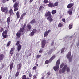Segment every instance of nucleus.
I'll return each instance as SVG.
<instances>
[{
  "label": "nucleus",
  "mask_w": 79,
  "mask_h": 79,
  "mask_svg": "<svg viewBox=\"0 0 79 79\" xmlns=\"http://www.w3.org/2000/svg\"><path fill=\"white\" fill-rule=\"evenodd\" d=\"M25 26H26V24H24L23 27L22 28H20L19 32L17 33L16 35L17 37L18 38L20 37V36H21V34L22 32H24V27H25Z\"/></svg>",
  "instance_id": "obj_1"
},
{
  "label": "nucleus",
  "mask_w": 79,
  "mask_h": 79,
  "mask_svg": "<svg viewBox=\"0 0 79 79\" xmlns=\"http://www.w3.org/2000/svg\"><path fill=\"white\" fill-rule=\"evenodd\" d=\"M60 63V59H58L56 62V66L53 68L54 71H57V70L58 69Z\"/></svg>",
  "instance_id": "obj_2"
},
{
  "label": "nucleus",
  "mask_w": 79,
  "mask_h": 79,
  "mask_svg": "<svg viewBox=\"0 0 79 79\" xmlns=\"http://www.w3.org/2000/svg\"><path fill=\"white\" fill-rule=\"evenodd\" d=\"M45 16H48V17L47 18V19L49 20L50 22L53 21V19H52V18H51V15L50 12L48 11L47 13H46Z\"/></svg>",
  "instance_id": "obj_3"
},
{
  "label": "nucleus",
  "mask_w": 79,
  "mask_h": 79,
  "mask_svg": "<svg viewBox=\"0 0 79 79\" xmlns=\"http://www.w3.org/2000/svg\"><path fill=\"white\" fill-rule=\"evenodd\" d=\"M67 58L69 59V62H71L72 60V56H71V52H68L67 55Z\"/></svg>",
  "instance_id": "obj_4"
},
{
  "label": "nucleus",
  "mask_w": 79,
  "mask_h": 79,
  "mask_svg": "<svg viewBox=\"0 0 79 79\" xmlns=\"http://www.w3.org/2000/svg\"><path fill=\"white\" fill-rule=\"evenodd\" d=\"M18 3L15 2L13 6V7L14 8V11H16L17 10H18Z\"/></svg>",
  "instance_id": "obj_5"
},
{
  "label": "nucleus",
  "mask_w": 79,
  "mask_h": 79,
  "mask_svg": "<svg viewBox=\"0 0 79 79\" xmlns=\"http://www.w3.org/2000/svg\"><path fill=\"white\" fill-rule=\"evenodd\" d=\"M7 32L8 31L7 30H5L3 32L2 35L3 38L2 39H4L8 37V35H7Z\"/></svg>",
  "instance_id": "obj_6"
},
{
  "label": "nucleus",
  "mask_w": 79,
  "mask_h": 79,
  "mask_svg": "<svg viewBox=\"0 0 79 79\" xmlns=\"http://www.w3.org/2000/svg\"><path fill=\"white\" fill-rule=\"evenodd\" d=\"M1 10L2 12H5L6 13H7L8 12V8L6 7H1Z\"/></svg>",
  "instance_id": "obj_7"
},
{
  "label": "nucleus",
  "mask_w": 79,
  "mask_h": 79,
  "mask_svg": "<svg viewBox=\"0 0 79 79\" xmlns=\"http://www.w3.org/2000/svg\"><path fill=\"white\" fill-rule=\"evenodd\" d=\"M46 43L47 42L45 40H42L41 42V47H42V48H44L45 45V44H46Z\"/></svg>",
  "instance_id": "obj_8"
},
{
  "label": "nucleus",
  "mask_w": 79,
  "mask_h": 79,
  "mask_svg": "<svg viewBox=\"0 0 79 79\" xmlns=\"http://www.w3.org/2000/svg\"><path fill=\"white\" fill-rule=\"evenodd\" d=\"M51 32V30H48L46 32L44 33V37H47V35H48V33H50Z\"/></svg>",
  "instance_id": "obj_9"
},
{
  "label": "nucleus",
  "mask_w": 79,
  "mask_h": 79,
  "mask_svg": "<svg viewBox=\"0 0 79 79\" xmlns=\"http://www.w3.org/2000/svg\"><path fill=\"white\" fill-rule=\"evenodd\" d=\"M47 6L50 8H53L54 6L53 5V3L52 2H50L49 4H47Z\"/></svg>",
  "instance_id": "obj_10"
},
{
  "label": "nucleus",
  "mask_w": 79,
  "mask_h": 79,
  "mask_svg": "<svg viewBox=\"0 0 79 79\" xmlns=\"http://www.w3.org/2000/svg\"><path fill=\"white\" fill-rule=\"evenodd\" d=\"M55 49H49L47 51L49 55H51V54L53 52V51H55Z\"/></svg>",
  "instance_id": "obj_11"
},
{
  "label": "nucleus",
  "mask_w": 79,
  "mask_h": 79,
  "mask_svg": "<svg viewBox=\"0 0 79 79\" xmlns=\"http://www.w3.org/2000/svg\"><path fill=\"white\" fill-rule=\"evenodd\" d=\"M67 67V65H65L62 69V73H64L66 72V69Z\"/></svg>",
  "instance_id": "obj_12"
},
{
  "label": "nucleus",
  "mask_w": 79,
  "mask_h": 79,
  "mask_svg": "<svg viewBox=\"0 0 79 79\" xmlns=\"http://www.w3.org/2000/svg\"><path fill=\"white\" fill-rule=\"evenodd\" d=\"M17 50L18 52H19L21 50V45L20 44H19L18 46H17Z\"/></svg>",
  "instance_id": "obj_13"
},
{
  "label": "nucleus",
  "mask_w": 79,
  "mask_h": 79,
  "mask_svg": "<svg viewBox=\"0 0 79 79\" xmlns=\"http://www.w3.org/2000/svg\"><path fill=\"white\" fill-rule=\"evenodd\" d=\"M4 57L5 56L3 54H0V61L3 60Z\"/></svg>",
  "instance_id": "obj_14"
},
{
  "label": "nucleus",
  "mask_w": 79,
  "mask_h": 79,
  "mask_svg": "<svg viewBox=\"0 0 79 79\" xmlns=\"http://www.w3.org/2000/svg\"><path fill=\"white\" fill-rule=\"evenodd\" d=\"M10 19H11V17H9L7 19V22L8 25V26H9V25H10Z\"/></svg>",
  "instance_id": "obj_15"
},
{
  "label": "nucleus",
  "mask_w": 79,
  "mask_h": 79,
  "mask_svg": "<svg viewBox=\"0 0 79 79\" xmlns=\"http://www.w3.org/2000/svg\"><path fill=\"white\" fill-rule=\"evenodd\" d=\"M73 6V3L69 4L67 5V7L68 8H70L71 7H72Z\"/></svg>",
  "instance_id": "obj_16"
},
{
  "label": "nucleus",
  "mask_w": 79,
  "mask_h": 79,
  "mask_svg": "<svg viewBox=\"0 0 79 79\" xmlns=\"http://www.w3.org/2000/svg\"><path fill=\"white\" fill-rule=\"evenodd\" d=\"M14 50H15V48H11V49L10 51V54L11 55H12L13 54V52H14Z\"/></svg>",
  "instance_id": "obj_17"
},
{
  "label": "nucleus",
  "mask_w": 79,
  "mask_h": 79,
  "mask_svg": "<svg viewBox=\"0 0 79 79\" xmlns=\"http://www.w3.org/2000/svg\"><path fill=\"white\" fill-rule=\"evenodd\" d=\"M56 57V56H55V55H54L52 56V57L49 60L50 62H51L52 61V60H53L54 59H55V58Z\"/></svg>",
  "instance_id": "obj_18"
},
{
  "label": "nucleus",
  "mask_w": 79,
  "mask_h": 79,
  "mask_svg": "<svg viewBox=\"0 0 79 79\" xmlns=\"http://www.w3.org/2000/svg\"><path fill=\"white\" fill-rule=\"evenodd\" d=\"M65 48L66 50L67 48H68V47L66 46L65 47H64L61 49V53H62L63 52H64V50L65 49Z\"/></svg>",
  "instance_id": "obj_19"
},
{
  "label": "nucleus",
  "mask_w": 79,
  "mask_h": 79,
  "mask_svg": "<svg viewBox=\"0 0 79 79\" xmlns=\"http://www.w3.org/2000/svg\"><path fill=\"white\" fill-rule=\"evenodd\" d=\"M27 27L28 29H29V30H30V29H31V28L32 27V26H31V25H30V24H28L27 25Z\"/></svg>",
  "instance_id": "obj_20"
},
{
  "label": "nucleus",
  "mask_w": 79,
  "mask_h": 79,
  "mask_svg": "<svg viewBox=\"0 0 79 79\" xmlns=\"http://www.w3.org/2000/svg\"><path fill=\"white\" fill-rule=\"evenodd\" d=\"M21 68V64H20L18 65L17 68L18 70L20 69V68Z\"/></svg>",
  "instance_id": "obj_21"
},
{
  "label": "nucleus",
  "mask_w": 79,
  "mask_h": 79,
  "mask_svg": "<svg viewBox=\"0 0 79 79\" xmlns=\"http://www.w3.org/2000/svg\"><path fill=\"white\" fill-rule=\"evenodd\" d=\"M54 7L55 6H57L58 5V2H56L54 4H53Z\"/></svg>",
  "instance_id": "obj_22"
},
{
  "label": "nucleus",
  "mask_w": 79,
  "mask_h": 79,
  "mask_svg": "<svg viewBox=\"0 0 79 79\" xmlns=\"http://www.w3.org/2000/svg\"><path fill=\"white\" fill-rule=\"evenodd\" d=\"M63 25L61 23H60L58 25V27H61L63 26Z\"/></svg>",
  "instance_id": "obj_23"
},
{
  "label": "nucleus",
  "mask_w": 79,
  "mask_h": 79,
  "mask_svg": "<svg viewBox=\"0 0 79 79\" xmlns=\"http://www.w3.org/2000/svg\"><path fill=\"white\" fill-rule=\"evenodd\" d=\"M16 16L17 18H19L20 16V15H19V12H17L16 13Z\"/></svg>",
  "instance_id": "obj_24"
},
{
  "label": "nucleus",
  "mask_w": 79,
  "mask_h": 79,
  "mask_svg": "<svg viewBox=\"0 0 79 79\" xmlns=\"http://www.w3.org/2000/svg\"><path fill=\"white\" fill-rule=\"evenodd\" d=\"M37 23V22H36V21L35 19L31 21V23L32 24H34V23Z\"/></svg>",
  "instance_id": "obj_25"
},
{
  "label": "nucleus",
  "mask_w": 79,
  "mask_h": 79,
  "mask_svg": "<svg viewBox=\"0 0 79 79\" xmlns=\"http://www.w3.org/2000/svg\"><path fill=\"white\" fill-rule=\"evenodd\" d=\"M56 13V10H52V15H54V14H55Z\"/></svg>",
  "instance_id": "obj_26"
},
{
  "label": "nucleus",
  "mask_w": 79,
  "mask_h": 79,
  "mask_svg": "<svg viewBox=\"0 0 79 79\" xmlns=\"http://www.w3.org/2000/svg\"><path fill=\"white\" fill-rule=\"evenodd\" d=\"M10 14V15H13V10L12 9H10L9 11Z\"/></svg>",
  "instance_id": "obj_27"
},
{
  "label": "nucleus",
  "mask_w": 79,
  "mask_h": 79,
  "mask_svg": "<svg viewBox=\"0 0 79 79\" xmlns=\"http://www.w3.org/2000/svg\"><path fill=\"white\" fill-rule=\"evenodd\" d=\"M66 69L67 72H69V71H70V69L69 68V67H67Z\"/></svg>",
  "instance_id": "obj_28"
},
{
  "label": "nucleus",
  "mask_w": 79,
  "mask_h": 79,
  "mask_svg": "<svg viewBox=\"0 0 79 79\" xmlns=\"http://www.w3.org/2000/svg\"><path fill=\"white\" fill-rule=\"evenodd\" d=\"M22 79H29V78H26V75H24Z\"/></svg>",
  "instance_id": "obj_29"
},
{
  "label": "nucleus",
  "mask_w": 79,
  "mask_h": 79,
  "mask_svg": "<svg viewBox=\"0 0 79 79\" xmlns=\"http://www.w3.org/2000/svg\"><path fill=\"white\" fill-rule=\"evenodd\" d=\"M29 35H30V36L31 37L32 36H33V35H34V33L32 31L30 33Z\"/></svg>",
  "instance_id": "obj_30"
},
{
  "label": "nucleus",
  "mask_w": 79,
  "mask_h": 79,
  "mask_svg": "<svg viewBox=\"0 0 79 79\" xmlns=\"http://www.w3.org/2000/svg\"><path fill=\"white\" fill-rule=\"evenodd\" d=\"M13 67V63H12L10 65V68L11 70L12 69Z\"/></svg>",
  "instance_id": "obj_31"
},
{
  "label": "nucleus",
  "mask_w": 79,
  "mask_h": 79,
  "mask_svg": "<svg viewBox=\"0 0 79 79\" xmlns=\"http://www.w3.org/2000/svg\"><path fill=\"white\" fill-rule=\"evenodd\" d=\"M4 31V29H3V27H1V28L0 29V32H3Z\"/></svg>",
  "instance_id": "obj_32"
},
{
  "label": "nucleus",
  "mask_w": 79,
  "mask_h": 79,
  "mask_svg": "<svg viewBox=\"0 0 79 79\" xmlns=\"http://www.w3.org/2000/svg\"><path fill=\"white\" fill-rule=\"evenodd\" d=\"M69 29H72V24H70L69 26Z\"/></svg>",
  "instance_id": "obj_33"
},
{
  "label": "nucleus",
  "mask_w": 79,
  "mask_h": 79,
  "mask_svg": "<svg viewBox=\"0 0 79 79\" xmlns=\"http://www.w3.org/2000/svg\"><path fill=\"white\" fill-rule=\"evenodd\" d=\"M11 44V42L9 41L8 42L7 44V46L8 47V46H9Z\"/></svg>",
  "instance_id": "obj_34"
},
{
  "label": "nucleus",
  "mask_w": 79,
  "mask_h": 79,
  "mask_svg": "<svg viewBox=\"0 0 79 79\" xmlns=\"http://www.w3.org/2000/svg\"><path fill=\"white\" fill-rule=\"evenodd\" d=\"M32 32L34 34L36 32H37V30L35 29H34L32 30Z\"/></svg>",
  "instance_id": "obj_35"
},
{
  "label": "nucleus",
  "mask_w": 79,
  "mask_h": 79,
  "mask_svg": "<svg viewBox=\"0 0 79 79\" xmlns=\"http://www.w3.org/2000/svg\"><path fill=\"white\" fill-rule=\"evenodd\" d=\"M44 3H48V0H44Z\"/></svg>",
  "instance_id": "obj_36"
},
{
  "label": "nucleus",
  "mask_w": 79,
  "mask_h": 79,
  "mask_svg": "<svg viewBox=\"0 0 79 79\" xmlns=\"http://www.w3.org/2000/svg\"><path fill=\"white\" fill-rule=\"evenodd\" d=\"M53 45H54V42L52 41L51 42V46H53Z\"/></svg>",
  "instance_id": "obj_37"
},
{
  "label": "nucleus",
  "mask_w": 79,
  "mask_h": 79,
  "mask_svg": "<svg viewBox=\"0 0 79 79\" xmlns=\"http://www.w3.org/2000/svg\"><path fill=\"white\" fill-rule=\"evenodd\" d=\"M68 13L70 15L72 14V10H70L68 12Z\"/></svg>",
  "instance_id": "obj_38"
},
{
  "label": "nucleus",
  "mask_w": 79,
  "mask_h": 79,
  "mask_svg": "<svg viewBox=\"0 0 79 79\" xmlns=\"http://www.w3.org/2000/svg\"><path fill=\"white\" fill-rule=\"evenodd\" d=\"M29 76L30 77H31L32 76V75L30 73H29Z\"/></svg>",
  "instance_id": "obj_39"
},
{
  "label": "nucleus",
  "mask_w": 79,
  "mask_h": 79,
  "mask_svg": "<svg viewBox=\"0 0 79 79\" xmlns=\"http://www.w3.org/2000/svg\"><path fill=\"white\" fill-rule=\"evenodd\" d=\"M64 66V63H62L60 66V68H61Z\"/></svg>",
  "instance_id": "obj_40"
},
{
  "label": "nucleus",
  "mask_w": 79,
  "mask_h": 79,
  "mask_svg": "<svg viewBox=\"0 0 79 79\" xmlns=\"http://www.w3.org/2000/svg\"><path fill=\"white\" fill-rule=\"evenodd\" d=\"M36 56L37 58H40V57H41V55H37Z\"/></svg>",
  "instance_id": "obj_41"
},
{
  "label": "nucleus",
  "mask_w": 79,
  "mask_h": 79,
  "mask_svg": "<svg viewBox=\"0 0 79 79\" xmlns=\"http://www.w3.org/2000/svg\"><path fill=\"white\" fill-rule=\"evenodd\" d=\"M33 79H37V77L35 76V75H34L33 77Z\"/></svg>",
  "instance_id": "obj_42"
},
{
  "label": "nucleus",
  "mask_w": 79,
  "mask_h": 79,
  "mask_svg": "<svg viewBox=\"0 0 79 79\" xmlns=\"http://www.w3.org/2000/svg\"><path fill=\"white\" fill-rule=\"evenodd\" d=\"M19 72H17V73H16V76H18V75H19Z\"/></svg>",
  "instance_id": "obj_43"
},
{
  "label": "nucleus",
  "mask_w": 79,
  "mask_h": 79,
  "mask_svg": "<svg viewBox=\"0 0 79 79\" xmlns=\"http://www.w3.org/2000/svg\"><path fill=\"white\" fill-rule=\"evenodd\" d=\"M59 74H61V73H62V70L61 69H60L59 70Z\"/></svg>",
  "instance_id": "obj_44"
},
{
  "label": "nucleus",
  "mask_w": 79,
  "mask_h": 79,
  "mask_svg": "<svg viewBox=\"0 0 79 79\" xmlns=\"http://www.w3.org/2000/svg\"><path fill=\"white\" fill-rule=\"evenodd\" d=\"M49 63V61L48 60H46L45 62V64H48Z\"/></svg>",
  "instance_id": "obj_45"
},
{
  "label": "nucleus",
  "mask_w": 79,
  "mask_h": 79,
  "mask_svg": "<svg viewBox=\"0 0 79 79\" xmlns=\"http://www.w3.org/2000/svg\"><path fill=\"white\" fill-rule=\"evenodd\" d=\"M20 42H19V41H18L16 43V45H17V46H18V45H19V43Z\"/></svg>",
  "instance_id": "obj_46"
},
{
  "label": "nucleus",
  "mask_w": 79,
  "mask_h": 79,
  "mask_svg": "<svg viewBox=\"0 0 79 79\" xmlns=\"http://www.w3.org/2000/svg\"><path fill=\"white\" fill-rule=\"evenodd\" d=\"M37 68V67L36 66H34L33 68V70H35L36 69V68Z\"/></svg>",
  "instance_id": "obj_47"
},
{
  "label": "nucleus",
  "mask_w": 79,
  "mask_h": 79,
  "mask_svg": "<svg viewBox=\"0 0 79 79\" xmlns=\"http://www.w3.org/2000/svg\"><path fill=\"white\" fill-rule=\"evenodd\" d=\"M24 16H23V14L21 15V17H20V19H22L23 18V17Z\"/></svg>",
  "instance_id": "obj_48"
},
{
  "label": "nucleus",
  "mask_w": 79,
  "mask_h": 79,
  "mask_svg": "<svg viewBox=\"0 0 79 79\" xmlns=\"http://www.w3.org/2000/svg\"><path fill=\"white\" fill-rule=\"evenodd\" d=\"M42 9V6H40V8L39 9V10H41Z\"/></svg>",
  "instance_id": "obj_49"
},
{
  "label": "nucleus",
  "mask_w": 79,
  "mask_h": 79,
  "mask_svg": "<svg viewBox=\"0 0 79 79\" xmlns=\"http://www.w3.org/2000/svg\"><path fill=\"white\" fill-rule=\"evenodd\" d=\"M62 21L63 22H64V23L65 22V19H62Z\"/></svg>",
  "instance_id": "obj_50"
},
{
  "label": "nucleus",
  "mask_w": 79,
  "mask_h": 79,
  "mask_svg": "<svg viewBox=\"0 0 79 79\" xmlns=\"http://www.w3.org/2000/svg\"><path fill=\"white\" fill-rule=\"evenodd\" d=\"M39 53H42V50H40L39 51Z\"/></svg>",
  "instance_id": "obj_51"
},
{
  "label": "nucleus",
  "mask_w": 79,
  "mask_h": 79,
  "mask_svg": "<svg viewBox=\"0 0 79 79\" xmlns=\"http://www.w3.org/2000/svg\"><path fill=\"white\" fill-rule=\"evenodd\" d=\"M31 55V53H30L28 55H27V56H30Z\"/></svg>",
  "instance_id": "obj_52"
},
{
  "label": "nucleus",
  "mask_w": 79,
  "mask_h": 79,
  "mask_svg": "<svg viewBox=\"0 0 79 79\" xmlns=\"http://www.w3.org/2000/svg\"><path fill=\"white\" fill-rule=\"evenodd\" d=\"M47 74H48V75H49V76L50 75V73L49 72H48Z\"/></svg>",
  "instance_id": "obj_53"
},
{
  "label": "nucleus",
  "mask_w": 79,
  "mask_h": 79,
  "mask_svg": "<svg viewBox=\"0 0 79 79\" xmlns=\"http://www.w3.org/2000/svg\"><path fill=\"white\" fill-rule=\"evenodd\" d=\"M73 44H72L70 46V48H71L72 47H73Z\"/></svg>",
  "instance_id": "obj_54"
},
{
  "label": "nucleus",
  "mask_w": 79,
  "mask_h": 79,
  "mask_svg": "<svg viewBox=\"0 0 79 79\" xmlns=\"http://www.w3.org/2000/svg\"><path fill=\"white\" fill-rule=\"evenodd\" d=\"M26 15V13H24L23 14V16H24L25 15Z\"/></svg>",
  "instance_id": "obj_55"
},
{
  "label": "nucleus",
  "mask_w": 79,
  "mask_h": 79,
  "mask_svg": "<svg viewBox=\"0 0 79 79\" xmlns=\"http://www.w3.org/2000/svg\"><path fill=\"white\" fill-rule=\"evenodd\" d=\"M33 0H30V3H31V2H32L33 1Z\"/></svg>",
  "instance_id": "obj_56"
},
{
  "label": "nucleus",
  "mask_w": 79,
  "mask_h": 79,
  "mask_svg": "<svg viewBox=\"0 0 79 79\" xmlns=\"http://www.w3.org/2000/svg\"><path fill=\"white\" fill-rule=\"evenodd\" d=\"M13 2H14V3H15V2H16V0H13Z\"/></svg>",
  "instance_id": "obj_57"
},
{
  "label": "nucleus",
  "mask_w": 79,
  "mask_h": 79,
  "mask_svg": "<svg viewBox=\"0 0 79 79\" xmlns=\"http://www.w3.org/2000/svg\"><path fill=\"white\" fill-rule=\"evenodd\" d=\"M44 77H43L41 79H44Z\"/></svg>",
  "instance_id": "obj_58"
},
{
  "label": "nucleus",
  "mask_w": 79,
  "mask_h": 79,
  "mask_svg": "<svg viewBox=\"0 0 79 79\" xmlns=\"http://www.w3.org/2000/svg\"><path fill=\"white\" fill-rule=\"evenodd\" d=\"M0 79H2V76L1 75L0 76Z\"/></svg>",
  "instance_id": "obj_59"
},
{
  "label": "nucleus",
  "mask_w": 79,
  "mask_h": 79,
  "mask_svg": "<svg viewBox=\"0 0 79 79\" xmlns=\"http://www.w3.org/2000/svg\"><path fill=\"white\" fill-rule=\"evenodd\" d=\"M77 45H79V41L78 42V43H77Z\"/></svg>",
  "instance_id": "obj_60"
},
{
  "label": "nucleus",
  "mask_w": 79,
  "mask_h": 79,
  "mask_svg": "<svg viewBox=\"0 0 79 79\" xmlns=\"http://www.w3.org/2000/svg\"><path fill=\"white\" fill-rule=\"evenodd\" d=\"M20 20H19V22H20Z\"/></svg>",
  "instance_id": "obj_61"
},
{
  "label": "nucleus",
  "mask_w": 79,
  "mask_h": 79,
  "mask_svg": "<svg viewBox=\"0 0 79 79\" xmlns=\"http://www.w3.org/2000/svg\"><path fill=\"white\" fill-rule=\"evenodd\" d=\"M6 1H9V0H6Z\"/></svg>",
  "instance_id": "obj_62"
},
{
  "label": "nucleus",
  "mask_w": 79,
  "mask_h": 79,
  "mask_svg": "<svg viewBox=\"0 0 79 79\" xmlns=\"http://www.w3.org/2000/svg\"><path fill=\"white\" fill-rule=\"evenodd\" d=\"M37 65V66H38V65Z\"/></svg>",
  "instance_id": "obj_63"
},
{
  "label": "nucleus",
  "mask_w": 79,
  "mask_h": 79,
  "mask_svg": "<svg viewBox=\"0 0 79 79\" xmlns=\"http://www.w3.org/2000/svg\"><path fill=\"white\" fill-rule=\"evenodd\" d=\"M3 1H5V0H4Z\"/></svg>",
  "instance_id": "obj_64"
}]
</instances>
